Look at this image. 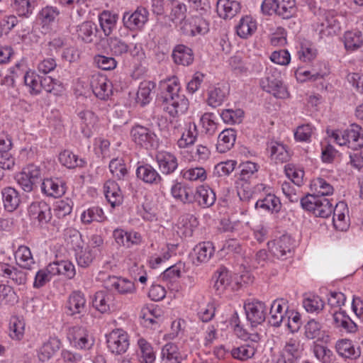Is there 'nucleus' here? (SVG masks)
Listing matches in <instances>:
<instances>
[{"label": "nucleus", "instance_id": "nucleus-1", "mask_svg": "<svg viewBox=\"0 0 363 363\" xmlns=\"http://www.w3.org/2000/svg\"><path fill=\"white\" fill-rule=\"evenodd\" d=\"M165 89L166 111L174 117L185 113L188 109L189 101L181 93L178 79L175 77L169 79L165 83Z\"/></svg>", "mask_w": 363, "mask_h": 363}, {"label": "nucleus", "instance_id": "nucleus-2", "mask_svg": "<svg viewBox=\"0 0 363 363\" xmlns=\"http://www.w3.org/2000/svg\"><path fill=\"white\" fill-rule=\"evenodd\" d=\"M261 9L263 13L276 15L289 19L296 13V0H264Z\"/></svg>", "mask_w": 363, "mask_h": 363}, {"label": "nucleus", "instance_id": "nucleus-3", "mask_svg": "<svg viewBox=\"0 0 363 363\" xmlns=\"http://www.w3.org/2000/svg\"><path fill=\"white\" fill-rule=\"evenodd\" d=\"M130 135L132 141L136 145L146 150L156 149L160 144V139L155 133L144 125L139 124L133 125Z\"/></svg>", "mask_w": 363, "mask_h": 363}, {"label": "nucleus", "instance_id": "nucleus-4", "mask_svg": "<svg viewBox=\"0 0 363 363\" xmlns=\"http://www.w3.org/2000/svg\"><path fill=\"white\" fill-rule=\"evenodd\" d=\"M67 339L72 347L79 350H89L95 343L93 335L86 328L80 326L70 328Z\"/></svg>", "mask_w": 363, "mask_h": 363}, {"label": "nucleus", "instance_id": "nucleus-5", "mask_svg": "<svg viewBox=\"0 0 363 363\" xmlns=\"http://www.w3.org/2000/svg\"><path fill=\"white\" fill-rule=\"evenodd\" d=\"M279 78V72L270 69L260 80V86L264 91L272 94L276 98L286 99L289 94Z\"/></svg>", "mask_w": 363, "mask_h": 363}, {"label": "nucleus", "instance_id": "nucleus-6", "mask_svg": "<svg viewBox=\"0 0 363 363\" xmlns=\"http://www.w3.org/2000/svg\"><path fill=\"white\" fill-rule=\"evenodd\" d=\"M174 128V133H181L177 145L179 148L184 149L194 145L198 137V130L196 124L194 122H188L184 124L179 121L171 122Z\"/></svg>", "mask_w": 363, "mask_h": 363}, {"label": "nucleus", "instance_id": "nucleus-7", "mask_svg": "<svg viewBox=\"0 0 363 363\" xmlns=\"http://www.w3.org/2000/svg\"><path fill=\"white\" fill-rule=\"evenodd\" d=\"M255 189L256 191L266 193L264 197L259 199L255 203V208L257 210L271 213L279 212L281 207L280 199L274 194L268 192L269 187L264 184H258Z\"/></svg>", "mask_w": 363, "mask_h": 363}, {"label": "nucleus", "instance_id": "nucleus-8", "mask_svg": "<svg viewBox=\"0 0 363 363\" xmlns=\"http://www.w3.org/2000/svg\"><path fill=\"white\" fill-rule=\"evenodd\" d=\"M106 343L111 353L117 355L123 354L129 347V336L123 329H115L106 335Z\"/></svg>", "mask_w": 363, "mask_h": 363}, {"label": "nucleus", "instance_id": "nucleus-9", "mask_svg": "<svg viewBox=\"0 0 363 363\" xmlns=\"http://www.w3.org/2000/svg\"><path fill=\"white\" fill-rule=\"evenodd\" d=\"M294 247V240L288 235H284L268 242L269 252L274 257L281 259H286L291 257Z\"/></svg>", "mask_w": 363, "mask_h": 363}, {"label": "nucleus", "instance_id": "nucleus-10", "mask_svg": "<svg viewBox=\"0 0 363 363\" xmlns=\"http://www.w3.org/2000/svg\"><path fill=\"white\" fill-rule=\"evenodd\" d=\"M72 242H74L73 248L75 251L78 265L84 268L89 267L96 255L94 250H91L89 246L82 245L83 241L81 235L78 232H75L73 235Z\"/></svg>", "mask_w": 363, "mask_h": 363}, {"label": "nucleus", "instance_id": "nucleus-11", "mask_svg": "<svg viewBox=\"0 0 363 363\" xmlns=\"http://www.w3.org/2000/svg\"><path fill=\"white\" fill-rule=\"evenodd\" d=\"M149 12L144 7H138L133 12H125L123 16V23L125 28L131 31L142 30L148 21Z\"/></svg>", "mask_w": 363, "mask_h": 363}, {"label": "nucleus", "instance_id": "nucleus-12", "mask_svg": "<svg viewBox=\"0 0 363 363\" xmlns=\"http://www.w3.org/2000/svg\"><path fill=\"white\" fill-rule=\"evenodd\" d=\"M304 336L308 340H315V342L328 344L331 337L323 324L315 319L309 320L304 325Z\"/></svg>", "mask_w": 363, "mask_h": 363}, {"label": "nucleus", "instance_id": "nucleus-13", "mask_svg": "<svg viewBox=\"0 0 363 363\" xmlns=\"http://www.w3.org/2000/svg\"><path fill=\"white\" fill-rule=\"evenodd\" d=\"M90 86L94 94L101 100H106L112 94V84L104 75L93 74L90 79Z\"/></svg>", "mask_w": 363, "mask_h": 363}, {"label": "nucleus", "instance_id": "nucleus-14", "mask_svg": "<svg viewBox=\"0 0 363 363\" xmlns=\"http://www.w3.org/2000/svg\"><path fill=\"white\" fill-rule=\"evenodd\" d=\"M247 318L252 324L263 323L266 318V306L262 301L254 300L245 304Z\"/></svg>", "mask_w": 363, "mask_h": 363}, {"label": "nucleus", "instance_id": "nucleus-15", "mask_svg": "<svg viewBox=\"0 0 363 363\" xmlns=\"http://www.w3.org/2000/svg\"><path fill=\"white\" fill-rule=\"evenodd\" d=\"M113 237L118 245L127 248L139 245L143 242V238L139 233L133 230L128 232L121 228L115 229Z\"/></svg>", "mask_w": 363, "mask_h": 363}, {"label": "nucleus", "instance_id": "nucleus-16", "mask_svg": "<svg viewBox=\"0 0 363 363\" xmlns=\"http://www.w3.org/2000/svg\"><path fill=\"white\" fill-rule=\"evenodd\" d=\"M198 225L196 217L189 213L182 215L175 225V230L180 238H188L193 235L194 229Z\"/></svg>", "mask_w": 363, "mask_h": 363}, {"label": "nucleus", "instance_id": "nucleus-17", "mask_svg": "<svg viewBox=\"0 0 363 363\" xmlns=\"http://www.w3.org/2000/svg\"><path fill=\"white\" fill-rule=\"evenodd\" d=\"M106 284L108 289L114 290L121 295L133 294L136 291L134 282L125 278L110 277Z\"/></svg>", "mask_w": 363, "mask_h": 363}, {"label": "nucleus", "instance_id": "nucleus-18", "mask_svg": "<svg viewBox=\"0 0 363 363\" xmlns=\"http://www.w3.org/2000/svg\"><path fill=\"white\" fill-rule=\"evenodd\" d=\"M287 301L284 298L274 300L270 308L269 323L272 325L279 327L283 322H286Z\"/></svg>", "mask_w": 363, "mask_h": 363}, {"label": "nucleus", "instance_id": "nucleus-19", "mask_svg": "<svg viewBox=\"0 0 363 363\" xmlns=\"http://www.w3.org/2000/svg\"><path fill=\"white\" fill-rule=\"evenodd\" d=\"M28 213L31 218L38 220L40 224L47 223L52 217L50 206L43 201L33 202L28 207Z\"/></svg>", "mask_w": 363, "mask_h": 363}, {"label": "nucleus", "instance_id": "nucleus-20", "mask_svg": "<svg viewBox=\"0 0 363 363\" xmlns=\"http://www.w3.org/2000/svg\"><path fill=\"white\" fill-rule=\"evenodd\" d=\"M156 161L159 169L164 174H171L175 172L178 167V160L177 157L166 151H161L156 155Z\"/></svg>", "mask_w": 363, "mask_h": 363}, {"label": "nucleus", "instance_id": "nucleus-21", "mask_svg": "<svg viewBox=\"0 0 363 363\" xmlns=\"http://www.w3.org/2000/svg\"><path fill=\"white\" fill-rule=\"evenodd\" d=\"M233 274L225 267H220L218 268L213 275L215 279L214 288L219 294L223 292L228 287L235 283L238 284V280L235 277L233 279Z\"/></svg>", "mask_w": 363, "mask_h": 363}, {"label": "nucleus", "instance_id": "nucleus-22", "mask_svg": "<svg viewBox=\"0 0 363 363\" xmlns=\"http://www.w3.org/2000/svg\"><path fill=\"white\" fill-rule=\"evenodd\" d=\"M66 308L70 315L83 314L86 312V301L83 293L81 291L72 292L67 300Z\"/></svg>", "mask_w": 363, "mask_h": 363}, {"label": "nucleus", "instance_id": "nucleus-23", "mask_svg": "<svg viewBox=\"0 0 363 363\" xmlns=\"http://www.w3.org/2000/svg\"><path fill=\"white\" fill-rule=\"evenodd\" d=\"M77 116L80 120V129L82 134L89 138L92 134V130L98 122L97 116L91 110L84 109L77 113Z\"/></svg>", "mask_w": 363, "mask_h": 363}, {"label": "nucleus", "instance_id": "nucleus-24", "mask_svg": "<svg viewBox=\"0 0 363 363\" xmlns=\"http://www.w3.org/2000/svg\"><path fill=\"white\" fill-rule=\"evenodd\" d=\"M334 327L342 332L354 333L357 331V324L346 314L345 311H337L333 314Z\"/></svg>", "mask_w": 363, "mask_h": 363}, {"label": "nucleus", "instance_id": "nucleus-25", "mask_svg": "<svg viewBox=\"0 0 363 363\" xmlns=\"http://www.w3.org/2000/svg\"><path fill=\"white\" fill-rule=\"evenodd\" d=\"M114 306V295L113 294L105 291H100L95 294L93 306L101 313L111 311Z\"/></svg>", "mask_w": 363, "mask_h": 363}, {"label": "nucleus", "instance_id": "nucleus-26", "mask_svg": "<svg viewBox=\"0 0 363 363\" xmlns=\"http://www.w3.org/2000/svg\"><path fill=\"white\" fill-rule=\"evenodd\" d=\"M257 21L249 15L242 17L235 27L238 35L243 39H247L252 36L257 30Z\"/></svg>", "mask_w": 363, "mask_h": 363}, {"label": "nucleus", "instance_id": "nucleus-27", "mask_svg": "<svg viewBox=\"0 0 363 363\" xmlns=\"http://www.w3.org/2000/svg\"><path fill=\"white\" fill-rule=\"evenodd\" d=\"M338 16L334 11L326 13L324 21L321 23L320 32L325 35H337L341 30V23Z\"/></svg>", "mask_w": 363, "mask_h": 363}, {"label": "nucleus", "instance_id": "nucleus-28", "mask_svg": "<svg viewBox=\"0 0 363 363\" xmlns=\"http://www.w3.org/2000/svg\"><path fill=\"white\" fill-rule=\"evenodd\" d=\"M41 190L43 194L52 197H59L65 193L64 183L58 178L44 179Z\"/></svg>", "mask_w": 363, "mask_h": 363}, {"label": "nucleus", "instance_id": "nucleus-29", "mask_svg": "<svg viewBox=\"0 0 363 363\" xmlns=\"http://www.w3.org/2000/svg\"><path fill=\"white\" fill-rule=\"evenodd\" d=\"M137 355L140 363H155L156 354L152 345L145 338L140 337L137 342Z\"/></svg>", "mask_w": 363, "mask_h": 363}, {"label": "nucleus", "instance_id": "nucleus-30", "mask_svg": "<svg viewBox=\"0 0 363 363\" xmlns=\"http://www.w3.org/2000/svg\"><path fill=\"white\" fill-rule=\"evenodd\" d=\"M338 354L344 358L357 359L361 355V350L355 347L352 341L348 339L338 340L335 345Z\"/></svg>", "mask_w": 363, "mask_h": 363}, {"label": "nucleus", "instance_id": "nucleus-31", "mask_svg": "<svg viewBox=\"0 0 363 363\" xmlns=\"http://www.w3.org/2000/svg\"><path fill=\"white\" fill-rule=\"evenodd\" d=\"M236 131L232 128L223 130L218 137L216 150L220 153H225L235 145Z\"/></svg>", "mask_w": 363, "mask_h": 363}, {"label": "nucleus", "instance_id": "nucleus-32", "mask_svg": "<svg viewBox=\"0 0 363 363\" xmlns=\"http://www.w3.org/2000/svg\"><path fill=\"white\" fill-rule=\"evenodd\" d=\"M182 29L186 35H196V34L205 33L208 28L204 20L196 16L184 21Z\"/></svg>", "mask_w": 363, "mask_h": 363}, {"label": "nucleus", "instance_id": "nucleus-33", "mask_svg": "<svg viewBox=\"0 0 363 363\" xmlns=\"http://www.w3.org/2000/svg\"><path fill=\"white\" fill-rule=\"evenodd\" d=\"M333 221L335 228L341 231L345 230L348 226V219L347 218L348 208L347 204L343 201L337 203L333 209Z\"/></svg>", "mask_w": 363, "mask_h": 363}, {"label": "nucleus", "instance_id": "nucleus-34", "mask_svg": "<svg viewBox=\"0 0 363 363\" xmlns=\"http://www.w3.org/2000/svg\"><path fill=\"white\" fill-rule=\"evenodd\" d=\"M303 345L298 337H291L287 340L282 350L283 357H288L289 361L298 359L301 357Z\"/></svg>", "mask_w": 363, "mask_h": 363}, {"label": "nucleus", "instance_id": "nucleus-35", "mask_svg": "<svg viewBox=\"0 0 363 363\" xmlns=\"http://www.w3.org/2000/svg\"><path fill=\"white\" fill-rule=\"evenodd\" d=\"M195 200L203 208H208L216 201V194L208 186L201 185L198 186L194 193Z\"/></svg>", "mask_w": 363, "mask_h": 363}, {"label": "nucleus", "instance_id": "nucleus-36", "mask_svg": "<svg viewBox=\"0 0 363 363\" xmlns=\"http://www.w3.org/2000/svg\"><path fill=\"white\" fill-rule=\"evenodd\" d=\"M1 195L5 209L9 212H13L21 203L19 192L13 187L7 186L1 190Z\"/></svg>", "mask_w": 363, "mask_h": 363}, {"label": "nucleus", "instance_id": "nucleus-37", "mask_svg": "<svg viewBox=\"0 0 363 363\" xmlns=\"http://www.w3.org/2000/svg\"><path fill=\"white\" fill-rule=\"evenodd\" d=\"M240 10V3L231 0H218L216 11L220 17L226 19L235 16Z\"/></svg>", "mask_w": 363, "mask_h": 363}, {"label": "nucleus", "instance_id": "nucleus-38", "mask_svg": "<svg viewBox=\"0 0 363 363\" xmlns=\"http://www.w3.org/2000/svg\"><path fill=\"white\" fill-rule=\"evenodd\" d=\"M171 194L176 200L183 203H192L195 200L193 189L179 182H177L172 186Z\"/></svg>", "mask_w": 363, "mask_h": 363}, {"label": "nucleus", "instance_id": "nucleus-39", "mask_svg": "<svg viewBox=\"0 0 363 363\" xmlns=\"http://www.w3.org/2000/svg\"><path fill=\"white\" fill-rule=\"evenodd\" d=\"M172 58L177 65L188 66L194 61V55L191 48L184 45H177L172 51Z\"/></svg>", "mask_w": 363, "mask_h": 363}, {"label": "nucleus", "instance_id": "nucleus-40", "mask_svg": "<svg viewBox=\"0 0 363 363\" xmlns=\"http://www.w3.org/2000/svg\"><path fill=\"white\" fill-rule=\"evenodd\" d=\"M118 20V15L108 10L103 11L99 15V25L106 36L112 33Z\"/></svg>", "mask_w": 363, "mask_h": 363}, {"label": "nucleus", "instance_id": "nucleus-41", "mask_svg": "<svg viewBox=\"0 0 363 363\" xmlns=\"http://www.w3.org/2000/svg\"><path fill=\"white\" fill-rule=\"evenodd\" d=\"M347 146L351 149L357 150L363 147V133L362 128L357 124H352L346 130Z\"/></svg>", "mask_w": 363, "mask_h": 363}, {"label": "nucleus", "instance_id": "nucleus-42", "mask_svg": "<svg viewBox=\"0 0 363 363\" xmlns=\"http://www.w3.org/2000/svg\"><path fill=\"white\" fill-rule=\"evenodd\" d=\"M270 157L276 163H284L290 158V154L286 147L279 142L272 141L268 144Z\"/></svg>", "mask_w": 363, "mask_h": 363}, {"label": "nucleus", "instance_id": "nucleus-43", "mask_svg": "<svg viewBox=\"0 0 363 363\" xmlns=\"http://www.w3.org/2000/svg\"><path fill=\"white\" fill-rule=\"evenodd\" d=\"M256 350L255 343H245L238 346H234L230 350V354L234 359L244 362L252 358Z\"/></svg>", "mask_w": 363, "mask_h": 363}, {"label": "nucleus", "instance_id": "nucleus-44", "mask_svg": "<svg viewBox=\"0 0 363 363\" xmlns=\"http://www.w3.org/2000/svg\"><path fill=\"white\" fill-rule=\"evenodd\" d=\"M343 43L347 51H354L363 45V36L357 30L346 31L343 35Z\"/></svg>", "mask_w": 363, "mask_h": 363}, {"label": "nucleus", "instance_id": "nucleus-45", "mask_svg": "<svg viewBox=\"0 0 363 363\" xmlns=\"http://www.w3.org/2000/svg\"><path fill=\"white\" fill-rule=\"evenodd\" d=\"M155 88V84L151 81L140 82L136 95V103L143 106L152 100V90Z\"/></svg>", "mask_w": 363, "mask_h": 363}, {"label": "nucleus", "instance_id": "nucleus-46", "mask_svg": "<svg viewBox=\"0 0 363 363\" xmlns=\"http://www.w3.org/2000/svg\"><path fill=\"white\" fill-rule=\"evenodd\" d=\"M137 177L144 182L157 184L162 180L159 173L150 164H145L138 167Z\"/></svg>", "mask_w": 363, "mask_h": 363}, {"label": "nucleus", "instance_id": "nucleus-47", "mask_svg": "<svg viewBox=\"0 0 363 363\" xmlns=\"http://www.w3.org/2000/svg\"><path fill=\"white\" fill-rule=\"evenodd\" d=\"M59 15L60 11L57 7L47 6L40 10L38 18L43 28L49 29Z\"/></svg>", "mask_w": 363, "mask_h": 363}, {"label": "nucleus", "instance_id": "nucleus-48", "mask_svg": "<svg viewBox=\"0 0 363 363\" xmlns=\"http://www.w3.org/2000/svg\"><path fill=\"white\" fill-rule=\"evenodd\" d=\"M61 341L57 337H50L45 342L40 350L39 358L43 362L50 359L61 347Z\"/></svg>", "mask_w": 363, "mask_h": 363}, {"label": "nucleus", "instance_id": "nucleus-49", "mask_svg": "<svg viewBox=\"0 0 363 363\" xmlns=\"http://www.w3.org/2000/svg\"><path fill=\"white\" fill-rule=\"evenodd\" d=\"M59 161L63 166L69 169L83 167L86 164V161L84 159L79 158L78 155L67 150L60 152Z\"/></svg>", "mask_w": 363, "mask_h": 363}, {"label": "nucleus", "instance_id": "nucleus-50", "mask_svg": "<svg viewBox=\"0 0 363 363\" xmlns=\"http://www.w3.org/2000/svg\"><path fill=\"white\" fill-rule=\"evenodd\" d=\"M97 27L92 21H84L77 26L78 37L86 43H90L96 37Z\"/></svg>", "mask_w": 363, "mask_h": 363}, {"label": "nucleus", "instance_id": "nucleus-51", "mask_svg": "<svg viewBox=\"0 0 363 363\" xmlns=\"http://www.w3.org/2000/svg\"><path fill=\"white\" fill-rule=\"evenodd\" d=\"M162 358L164 363H181L183 359L178 347L173 343H167L163 346Z\"/></svg>", "mask_w": 363, "mask_h": 363}, {"label": "nucleus", "instance_id": "nucleus-52", "mask_svg": "<svg viewBox=\"0 0 363 363\" xmlns=\"http://www.w3.org/2000/svg\"><path fill=\"white\" fill-rule=\"evenodd\" d=\"M311 189L318 196H330L334 192L333 186L326 179L321 177L312 180Z\"/></svg>", "mask_w": 363, "mask_h": 363}, {"label": "nucleus", "instance_id": "nucleus-53", "mask_svg": "<svg viewBox=\"0 0 363 363\" xmlns=\"http://www.w3.org/2000/svg\"><path fill=\"white\" fill-rule=\"evenodd\" d=\"M15 258L18 264L25 269H30L35 262L29 247L20 246L15 253Z\"/></svg>", "mask_w": 363, "mask_h": 363}, {"label": "nucleus", "instance_id": "nucleus-54", "mask_svg": "<svg viewBox=\"0 0 363 363\" xmlns=\"http://www.w3.org/2000/svg\"><path fill=\"white\" fill-rule=\"evenodd\" d=\"M226 96L225 86H215L208 90L207 103L209 106L216 108L222 104Z\"/></svg>", "mask_w": 363, "mask_h": 363}, {"label": "nucleus", "instance_id": "nucleus-55", "mask_svg": "<svg viewBox=\"0 0 363 363\" xmlns=\"http://www.w3.org/2000/svg\"><path fill=\"white\" fill-rule=\"evenodd\" d=\"M214 247L212 242H203L194 247L196 259L199 262H207L214 254Z\"/></svg>", "mask_w": 363, "mask_h": 363}, {"label": "nucleus", "instance_id": "nucleus-56", "mask_svg": "<svg viewBox=\"0 0 363 363\" xmlns=\"http://www.w3.org/2000/svg\"><path fill=\"white\" fill-rule=\"evenodd\" d=\"M181 176L183 179L190 182H203L207 178V172L203 167H196L182 169Z\"/></svg>", "mask_w": 363, "mask_h": 363}, {"label": "nucleus", "instance_id": "nucleus-57", "mask_svg": "<svg viewBox=\"0 0 363 363\" xmlns=\"http://www.w3.org/2000/svg\"><path fill=\"white\" fill-rule=\"evenodd\" d=\"M106 217L103 210L98 206H93L84 211L81 215V220L84 224H89L92 222H103Z\"/></svg>", "mask_w": 363, "mask_h": 363}, {"label": "nucleus", "instance_id": "nucleus-58", "mask_svg": "<svg viewBox=\"0 0 363 363\" xmlns=\"http://www.w3.org/2000/svg\"><path fill=\"white\" fill-rule=\"evenodd\" d=\"M25 331V323L23 320L17 317H13L10 320L9 324V335L10 337L16 340H20L23 338Z\"/></svg>", "mask_w": 363, "mask_h": 363}, {"label": "nucleus", "instance_id": "nucleus-59", "mask_svg": "<svg viewBox=\"0 0 363 363\" xmlns=\"http://www.w3.org/2000/svg\"><path fill=\"white\" fill-rule=\"evenodd\" d=\"M303 306L308 313H318L324 308L323 301L315 295H310L303 301Z\"/></svg>", "mask_w": 363, "mask_h": 363}, {"label": "nucleus", "instance_id": "nucleus-60", "mask_svg": "<svg viewBox=\"0 0 363 363\" xmlns=\"http://www.w3.org/2000/svg\"><path fill=\"white\" fill-rule=\"evenodd\" d=\"M240 172L237 179L244 181H250L252 177L258 172L259 165L255 162L247 161L240 165Z\"/></svg>", "mask_w": 363, "mask_h": 363}, {"label": "nucleus", "instance_id": "nucleus-61", "mask_svg": "<svg viewBox=\"0 0 363 363\" xmlns=\"http://www.w3.org/2000/svg\"><path fill=\"white\" fill-rule=\"evenodd\" d=\"M171 6L170 18L172 21H182L186 17V6L179 0H171L169 1Z\"/></svg>", "mask_w": 363, "mask_h": 363}, {"label": "nucleus", "instance_id": "nucleus-62", "mask_svg": "<svg viewBox=\"0 0 363 363\" xmlns=\"http://www.w3.org/2000/svg\"><path fill=\"white\" fill-rule=\"evenodd\" d=\"M109 169L113 177L118 179H124L128 174L126 164L122 159H113L109 163Z\"/></svg>", "mask_w": 363, "mask_h": 363}, {"label": "nucleus", "instance_id": "nucleus-63", "mask_svg": "<svg viewBox=\"0 0 363 363\" xmlns=\"http://www.w3.org/2000/svg\"><path fill=\"white\" fill-rule=\"evenodd\" d=\"M18 301V296L13 288L8 285H0V305H13Z\"/></svg>", "mask_w": 363, "mask_h": 363}, {"label": "nucleus", "instance_id": "nucleus-64", "mask_svg": "<svg viewBox=\"0 0 363 363\" xmlns=\"http://www.w3.org/2000/svg\"><path fill=\"white\" fill-rule=\"evenodd\" d=\"M298 59L303 62H311L317 56V50L310 43L301 44L298 51Z\"/></svg>", "mask_w": 363, "mask_h": 363}]
</instances>
